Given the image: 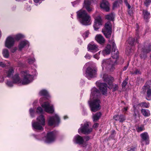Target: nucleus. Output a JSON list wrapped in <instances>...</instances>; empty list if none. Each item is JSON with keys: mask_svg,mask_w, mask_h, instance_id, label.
Here are the masks:
<instances>
[{"mask_svg": "<svg viewBox=\"0 0 151 151\" xmlns=\"http://www.w3.org/2000/svg\"><path fill=\"white\" fill-rule=\"evenodd\" d=\"M22 77L23 78L22 81L20 80L18 75L16 74L12 77L13 82L7 81L6 84L9 87H12L14 83H22V85H26L31 82L33 80V76L30 75L27 71H23L21 73Z\"/></svg>", "mask_w": 151, "mask_h": 151, "instance_id": "nucleus-1", "label": "nucleus"}, {"mask_svg": "<svg viewBox=\"0 0 151 151\" xmlns=\"http://www.w3.org/2000/svg\"><path fill=\"white\" fill-rule=\"evenodd\" d=\"M100 94L99 90L96 88H93L92 89L90 101L88 103L91 110L92 111L95 112L101 109Z\"/></svg>", "mask_w": 151, "mask_h": 151, "instance_id": "nucleus-2", "label": "nucleus"}, {"mask_svg": "<svg viewBox=\"0 0 151 151\" xmlns=\"http://www.w3.org/2000/svg\"><path fill=\"white\" fill-rule=\"evenodd\" d=\"M112 51L111 57L113 60L109 59L103 60L102 62V67L105 66L106 65L107 68H109L111 70H113L114 68V66L117 64V60L119 57V52L117 49H116V46L113 42L112 43Z\"/></svg>", "mask_w": 151, "mask_h": 151, "instance_id": "nucleus-3", "label": "nucleus"}, {"mask_svg": "<svg viewBox=\"0 0 151 151\" xmlns=\"http://www.w3.org/2000/svg\"><path fill=\"white\" fill-rule=\"evenodd\" d=\"M77 15L81 24L87 25L90 24L91 17L86 12L83 10H80L77 12Z\"/></svg>", "mask_w": 151, "mask_h": 151, "instance_id": "nucleus-4", "label": "nucleus"}, {"mask_svg": "<svg viewBox=\"0 0 151 151\" xmlns=\"http://www.w3.org/2000/svg\"><path fill=\"white\" fill-rule=\"evenodd\" d=\"M37 122L32 123V126L35 129L37 130L43 129L42 126L45 124V119L42 115H41L37 117Z\"/></svg>", "mask_w": 151, "mask_h": 151, "instance_id": "nucleus-5", "label": "nucleus"}, {"mask_svg": "<svg viewBox=\"0 0 151 151\" xmlns=\"http://www.w3.org/2000/svg\"><path fill=\"white\" fill-rule=\"evenodd\" d=\"M151 45L148 43H144L142 49V53L140 57L142 58L145 59L146 57V54L150 52L151 51Z\"/></svg>", "mask_w": 151, "mask_h": 151, "instance_id": "nucleus-6", "label": "nucleus"}, {"mask_svg": "<svg viewBox=\"0 0 151 151\" xmlns=\"http://www.w3.org/2000/svg\"><path fill=\"white\" fill-rule=\"evenodd\" d=\"M111 24L109 21L105 25V28L102 30V32L106 37L107 38H109L111 36Z\"/></svg>", "mask_w": 151, "mask_h": 151, "instance_id": "nucleus-7", "label": "nucleus"}, {"mask_svg": "<svg viewBox=\"0 0 151 151\" xmlns=\"http://www.w3.org/2000/svg\"><path fill=\"white\" fill-rule=\"evenodd\" d=\"M92 131V128L89 127L88 124L86 123L83 125H81V127L78 130V132L79 133H81L84 134H88Z\"/></svg>", "mask_w": 151, "mask_h": 151, "instance_id": "nucleus-8", "label": "nucleus"}, {"mask_svg": "<svg viewBox=\"0 0 151 151\" xmlns=\"http://www.w3.org/2000/svg\"><path fill=\"white\" fill-rule=\"evenodd\" d=\"M55 139V132H51L47 134L45 142L46 143H50L54 141Z\"/></svg>", "mask_w": 151, "mask_h": 151, "instance_id": "nucleus-9", "label": "nucleus"}, {"mask_svg": "<svg viewBox=\"0 0 151 151\" xmlns=\"http://www.w3.org/2000/svg\"><path fill=\"white\" fill-rule=\"evenodd\" d=\"M42 107L46 112L52 113L54 111L53 106L51 105L48 102H46L42 105Z\"/></svg>", "mask_w": 151, "mask_h": 151, "instance_id": "nucleus-10", "label": "nucleus"}, {"mask_svg": "<svg viewBox=\"0 0 151 151\" xmlns=\"http://www.w3.org/2000/svg\"><path fill=\"white\" fill-rule=\"evenodd\" d=\"M60 122V119L58 116L55 114L54 116L50 117L48 122V124L50 126H52L55 125H57Z\"/></svg>", "mask_w": 151, "mask_h": 151, "instance_id": "nucleus-11", "label": "nucleus"}, {"mask_svg": "<svg viewBox=\"0 0 151 151\" xmlns=\"http://www.w3.org/2000/svg\"><path fill=\"white\" fill-rule=\"evenodd\" d=\"M92 1H93V2L96 1L95 0H85L84 1L83 7L89 13L92 12L93 9V8L90 6Z\"/></svg>", "mask_w": 151, "mask_h": 151, "instance_id": "nucleus-12", "label": "nucleus"}, {"mask_svg": "<svg viewBox=\"0 0 151 151\" xmlns=\"http://www.w3.org/2000/svg\"><path fill=\"white\" fill-rule=\"evenodd\" d=\"M14 42V37L12 36H9L6 39L5 43V46L7 47L10 48L13 46Z\"/></svg>", "mask_w": 151, "mask_h": 151, "instance_id": "nucleus-13", "label": "nucleus"}, {"mask_svg": "<svg viewBox=\"0 0 151 151\" xmlns=\"http://www.w3.org/2000/svg\"><path fill=\"white\" fill-rule=\"evenodd\" d=\"M147 83L145 84L142 88L143 90L144 91H147V96L146 97V99L148 100H151V89L150 88V86L149 85H147Z\"/></svg>", "mask_w": 151, "mask_h": 151, "instance_id": "nucleus-14", "label": "nucleus"}, {"mask_svg": "<svg viewBox=\"0 0 151 151\" xmlns=\"http://www.w3.org/2000/svg\"><path fill=\"white\" fill-rule=\"evenodd\" d=\"M101 77H102L104 81L107 82L110 86H112V82L114 80L113 77L104 73L103 74V76L102 75H101Z\"/></svg>", "mask_w": 151, "mask_h": 151, "instance_id": "nucleus-15", "label": "nucleus"}, {"mask_svg": "<svg viewBox=\"0 0 151 151\" xmlns=\"http://www.w3.org/2000/svg\"><path fill=\"white\" fill-rule=\"evenodd\" d=\"M96 69L91 68H88L86 70V76L88 77L93 78L96 76Z\"/></svg>", "mask_w": 151, "mask_h": 151, "instance_id": "nucleus-16", "label": "nucleus"}, {"mask_svg": "<svg viewBox=\"0 0 151 151\" xmlns=\"http://www.w3.org/2000/svg\"><path fill=\"white\" fill-rule=\"evenodd\" d=\"M96 84L98 86L100 90L103 94L105 95L107 93V86L106 84L104 83H99V82H97Z\"/></svg>", "mask_w": 151, "mask_h": 151, "instance_id": "nucleus-17", "label": "nucleus"}, {"mask_svg": "<svg viewBox=\"0 0 151 151\" xmlns=\"http://www.w3.org/2000/svg\"><path fill=\"white\" fill-rule=\"evenodd\" d=\"M102 20L100 16H98L95 18L94 24L93 27L95 30H97L99 28V26L102 25Z\"/></svg>", "mask_w": 151, "mask_h": 151, "instance_id": "nucleus-18", "label": "nucleus"}, {"mask_svg": "<svg viewBox=\"0 0 151 151\" xmlns=\"http://www.w3.org/2000/svg\"><path fill=\"white\" fill-rule=\"evenodd\" d=\"M142 142H145L146 145H148L149 143V135L147 132H144L140 134Z\"/></svg>", "mask_w": 151, "mask_h": 151, "instance_id": "nucleus-19", "label": "nucleus"}, {"mask_svg": "<svg viewBox=\"0 0 151 151\" xmlns=\"http://www.w3.org/2000/svg\"><path fill=\"white\" fill-rule=\"evenodd\" d=\"M101 7L106 12L109 10V4L106 0H103L100 4Z\"/></svg>", "mask_w": 151, "mask_h": 151, "instance_id": "nucleus-20", "label": "nucleus"}, {"mask_svg": "<svg viewBox=\"0 0 151 151\" xmlns=\"http://www.w3.org/2000/svg\"><path fill=\"white\" fill-rule=\"evenodd\" d=\"M74 141L77 144H82L84 143V140L82 137L77 135L74 137Z\"/></svg>", "mask_w": 151, "mask_h": 151, "instance_id": "nucleus-21", "label": "nucleus"}, {"mask_svg": "<svg viewBox=\"0 0 151 151\" xmlns=\"http://www.w3.org/2000/svg\"><path fill=\"white\" fill-rule=\"evenodd\" d=\"M88 50L96 52L98 50V46L95 44H89L88 46Z\"/></svg>", "mask_w": 151, "mask_h": 151, "instance_id": "nucleus-22", "label": "nucleus"}, {"mask_svg": "<svg viewBox=\"0 0 151 151\" xmlns=\"http://www.w3.org/2000/svg\"><path fill=\"white\" fill-rule=\"evenodd\" d=\"M29 43L28 41L26 40H24L21 41L19 45V49L20 50L24 47L25 46H29Z\"/></svg>", "mask_w": 151, "mask_h": 151, "instance_id": "nucleus-23", "label": "nucleus"}, {"mask_svg": "<svg viewBox=\"0 0 151 151\" xmlns=\"http://www.w3.org/2000/svg\"><path fill=\"white\" fill-rule=\"evenodd\" d=\"M95 39L96 41L100 44L104 43L105 40L102 36L101 35H97L95 37Z\"/></svg>", "mask_w": 151, "mask_h": 151, "instance_id": "nucleus-24", "label": "nucleus"}, {"mask_svg": "<svg viewBox=\"0 0 151 151\" xmlns=\"http://www.w3.org/2000/svg\"><path fill=\"white\" fill-rule=\"evenodd\" d=\"M111 51V46L109 45H108L104 50L102 52L104 55L110 54Z\"/></svg>", "mask_w": 151, "mask_h": 151, "instance_id": "nucleus-25", "label": "nucleus"}, {"mask_svg": "<svg viewBox=\"0 0 151 151\" xmlns=\"http://www.w3.org/2000/svg\"><path fill=\"white\" fill-rule=\"evenodd\" d=\"M5 73L7 76L8 77H11L14 73V71L12 67L10 68L8 70H6Z\"/></svg>", "mask_w": 151, "mask_h": 151, "instance_id": "nucleus-26", "label": "nucleus"}, {"mask_svg": "<svg viewBox=\"0 0 151 151\" xmlns=\"http://www.w3.org/2000/svg\"><path fill=\"white\" fill-rule=\"evenodd\" d=\"M137 39L136 38V40L134 38H133L132 37L129 38L128 42V43L131 46H134L136 43L138 42Z\"/></svg>", "mask_w": 151, "mask_h": 151, "instance_id": "nucleus-27", "label": "nucleus"}, {"mask_svg": "<svg viewBox=\"0 0 151 151\" xmlns=\"http://www.w3.org/2000/svg\"><path fill=\"white\" fill-rule=\"evenodd\" d=\"M141 112L142 115L145 116H149L150 115V111L148 109H142L141 110Z\"/></svg>", "mask_w": 151, "mask_h": 151, "instance_id": "nucleus-28", "label": "nucleus"}, {"mask_svg": "<svg viewBox=\"0 0 151 151\" xmlns=\"http://www.w3.org/2000/svg\"><path fill=\"white\" fill-rule=\"evenodd\" d=\"M2 54L3 57L6 58H8L9 56V51L6 49H4L2 50Z\"/></svg>", "mask_w": 151, "mask_h": 151, "instance_id": "nucleus-29", "label": "nucleus"}, {"mask_svg": "<svg viewBox=\"0 0 151 151\" xmlns=\"http://www.w3.org/2000/svg\"><path fill=\"white\" fill-rule=\"evenodd\" d=\"M101 113L100 112L97 113L95 114L93 116V122H96L99 120L101 117Z\"/></svg>", "mask_w": 151, "mask_h": 151, "instance_id": "nucleus-30", "label": "nucleus"}, {"mask_svg": "<svg viewBox=\"0 0 151 151\" xmlns=\"http://www.w3.org/2000/svg\"><path fill=\"white\" fill-rule=\"evenodd\" d=\"M143 14L145 19L147 20L150 18V14L147 10H143Z\"/></svg>", "mask_w": 151, "mask_h": 151, "instance_id": "nucleus-31", "label": "nucleus"}, {"mask_svg": "<svg viewBox=\"0 0 151 151\" xmlns=\"http://www.w3.org/2000/svg\"><path fill=\"white\" fill-rule=\"evenodd\" d=\"M114 15L112 13L106 16V19L110 20L113 21L114 20Z\"/></svg>", "mask_w": 151, "mask_h": 151, "instance_id": "nucleus-32", "label": "nucleus"}, {"mask_svg": "<svg viewBox=\"0 0 151 151\" xmlns=\"http://www.w3.org/2000/svg\"><path fill=\"white\" fill-rule=\"evenodd\" d=\"M139 105L141 107L148 108L149 106V104L145 102H141Z\"/></svg>", "mask_w": 151, "mask_h": 151, "instance_id": "nucleus-33", "label": "nucleus"}, {"mask_svg": "<svg viewBox=\"0 0 151 151\" xmlns=\"http://www.w3.org/2000/svg\"><path fill=\"white\" fill-rule=\"evenodd\" d=\"M13 37H14V39H15L17 40H19L24 37V35L21 34H19Z\"/></svg>", "mask_w": 151, "mask_h": 151, "instance_id": "nucleus-34", "label": "nucleus"}, {"mask_svg": "<svg viewBox=\"0 0 151 151\" xmlns=\"http://www.w3.org/2000/svg\"><path fill=\"white\" fill-rule=\"evenodd\" d=\"M116 117H119V121L121 122H123L125 119V116L124 115H115V118H116Z\"/></svg>", "mask_w": 151, "mask_h": 151, "instance_id": "nucleus-35", "label": "nucleus"}, {"mask_svg": "<svg viewBox=\"0 0 151 151\" xmlns=\"http://www.w3.org/2000/svg\"><path fill=\"white\" fill-rule=\"evenodd\" d=\"M39 94L41 96H48V92L47 91L43 90L39 92Z\"/></svg>", "mask_w": 151, "mask_h": 151, "instance_id": "nucleus-36", "label": "nucleus"}, {"mask_svg": "<svg viewBox=\"0 0 151 151\" xmlns=\"http://www.w3.org/2000/svg\"><path fill=\"white\" fill-rule=\"evenodd\" d=\"M145 129L144 126V125H141L140 127H138L137 130V132H140L144 130Z\"/></svg>", "mask_w": 151, "mask_h": 151, "instance_id": "nucleus-37", "label": "nucleus"}, {"mask_svg": "<svg viewBox=\"0 0 151 151\" xmlns=\"http://www.w3.org/2000/svg\"><path fill=\"white\" fill-rule=\"evenodd\" d=\"M43 111V110L41 107H38L37 108L36 112L37 113H42Z\"/></svg>", "mask_w": 151, "mask_h": 151, "instance_id": "nucleus-38", "label": "nucleus"}, {"mask_svg": "<svg viewBox=\"0 0 151 151\" xmlns=\"http://www.w3.org/2000/svg\"><path fill=\"white\" fill-rule=\"evenodd\" d=\"M119 4L118 3V1H115L113 4V9H115L117 8Z\"/></svg>", "mask_w": 151, "mask_h": 151, "instance_id": "nucleus-39", "label": "nucleus"}, {"mask_svg": "<svg viewBox=\"0 0 151 151\" xmlns=\"http://www.w3.org/2000/svg\"><path fill=\"white\" fill-rule=\"evenodd\" d=\"M150 2H151V0H145L144 2V4L146 6H147L150 5Z\"/></svg>", "mask_w": 151, "mask_h": 151, "instance_id": "nucleus-40", "label": "nucleus"}, {"mask_svg": "<svg viewBox=\"0 0 151 151\" xmlns=\"http://www.w3.org/2000/svg\"><path fill=\"white\" fill-rule=\"evenodd\" d=\"M35 61V59L33 58L32 59H29L28 60V63L30 64L33 63Z\"/></svg>", "mask_w": 151, "mask_h": 151, "instance_id": "nucleus-41", "label": "nucleus"}, {"mask_svg": "<svg viewBox=\"0 0 151 151\" xmlns=\"http://www.w3.org/2000/svg\"><path fill=\"white\" fill-rule=\"evenodd\" d=\"M140 73L141 72L139 70H138V69H136L134 71V73H132V74L137 75L140 74Z\"/></svg>", "mask_w": 151, "mask_h": 151, "instance_id": "nucleus-42", "label": "nucleus"}, {"mask_svg": "<svg viewBox=\"0 0 151 151\" xmlns=\"http://www.w3.org/2000/svg\"><path fill=\"white\" fill-rule=\"evenodd\" d=\"M6 66H8V65H6V64L2 62H0V66L4 68Z\"/></svg>", "mask_w": 151, "mask_h": 151, "instance_id": "nucleus-43", "label": "nucleus"}, {"mask_svg": "<svg viewBox=\"0 0 151 151\" xmlns=\"http://www.w3.org/2000/svg\"><path fill=\"white\" fill-rule=\"evenodd\" d=\"M29 112L32 117H33L34 116V111L33 109L32 108L30 109H29Z\"/></svg>", "mask_w": 151, "mask_h": 151, "instance_id": "nucleus-44", "label": "nucleus"}, {"mask_svg": "<svg viewBox=\"0 0 151 151\" xmlns=\"http://www.w3.org/2000/svg\"><path fill=\"white\" fill-rule=\"evenodd\" d=\"M124 2L125 3L126 6H127L128 9H130L131 8V6L128 3L127 0H124Z\"/></svg>", "mask_w": 151, "mask_h": 151, "instance_id": "nucleus-45", "label": "nucleus"}, {"mask_svg": "<svg viewBox=\"0 0 151 151\" xmlns=\"http://www.w3.org/2000/svg\"><path fill=\"white\" fill-rule=\"evenodd\" d=\"M118 88V85H115L113 86V91H115L117 90Z\"/></svg>", "mask_w": 151, "mask_h": 151, "instance_id": "nucleus-46", "label": "nucleus"}, {"mask_svg": "<svg viewBox=\"0 0 151 151\" xmlns=\"http://www.w3.org/2000/svg\"><path fill=\"white\" fill-rule=\"evenodd\" d=\"M89 34V32L88 31L86 32L83 34V37H85L86 38L87 37H88Z\"/></svg>", "mask_w": 151, "mask_h": 151, "instance_id": "nucleus-47", "label": "nucleus"}, {"mask_svg": "<svg viewBox=\"0 0 151 151\" xmlns=\"http://www.w3.org/2000/svg\"><path fill=\"white\" fill-rule=\"evenodd\" d=\"M128 12L129 14V15H132L133 13L132 10L131 9H130H130H128Z\"/></svg>", "mask_w": 151, "mask_h": 151, "instance_id": "nucleus-48", "label": "nucleus"}, {"mask_svg": "<svg viewBox=\"0 0 151 151\" xmlns=\"http://www.w3.org/2000/svg\"><path fill=\"white\" fill-rule=\"evenodd\" d=\"M127 83L125 81H124L122 84V86L123 87H124L127 84Z\"/></svg>", "mask_w": 151, "mask_h": 151, "instance_id": "nucleus-49", "label": "nucleus"}, {"mask_svg": "<svg viewBox=\"0 0 151 151\" xmlns=\"http://www.w3.org/2000/svg\"><path fill=\"white\" fill-rule=\"evenodd\" d=\"M128 109V107H125L123 108L122 109V111L123 112H126Z\"/></svg>", "mask_w": 151, "mask_h": 151, "instance_id": "nucleus-50", "label": "nucleus"}, {"mask_svg": "<svg viewBox=\"0 0 151 151\" xmlns=\"http://www.w3.org/2000/svg\"><path fill=\"white\" fill-rule=\"evenodd\" d=\"M17 48L16 47H14L13 48H12L11 50V51L13 53L14 52L17 50Z\"/></svg>", "mask_w": 151, "mask_h": 151, "instance_id": "nucleus-51", "label": "nucleus"}, {"mask_svg": "<svg viewBox=\"0 0 151 151\" xmlns=\"http://www.w3.org/2000/svg\"><path fill=\"white\" fill-rule=\"evenodd\" d=\"M42 0H34L35 2L36 3H40L41 2Z\"/></svg>", "mask_w": 151, "mask_h": 151, "instance_id": "nucleus-52", "label": "nucleus"}, {"mask_svg": "<svg viewBox=\"0 0 151 151\" xmlns=\"http://www.w3.org/2000/svg\"><path fill=\"white\" fill-rule=\"evenodd\" d=\"M135 147H132L131 148L130 150H128V151H135Z\"/></svg>", "mask_w": 151, "mask_h": 151, "instance_id": "nucleus-53", "label": "nucleus"}, {"mask_svg": "<svg viewBox=\"0 0 151 151\" xmlns=\"http://www.w3.org/2000/svg\"><path fill=\"white\" fill-rule=\"evenodd\" d=\"M99 124L98 123L95 124L93 126V127L94 128H96L98 127Z\"/></svg>", "mask_w": 151, "mask_h": 151, "instance_id": "nucleus-54", "label": "nucleus"}, {"mask_svg": "<svg viewBox=\"0 0 151 151\" xmlns=\"http://www.w3.org/2000/svg\"><path fill=\"white\" fill-rule=\"evenodd\" d=\"M89 139L90 138L88 136H86L84 137V139L86 141H88L89 140Z\"/></svg>", "mask_w": 151, "mask_h": 151, "instance_id": "nucleus-55", "label": "nucleus"}, {"mask_svg": "<svg viewBox=\"0 0 151 151\" xmlns=\"http://www.w3.org/2000/svg\"><path fill=\"white\" fill-rule=\"evenodd\" d=\"M98 54H96V55H94V58L97 59H98L99 58V57L98 56Z\"/></svg>", "mask_w": 151, "mask_h": 151, "instance_id": "nucleus-56", "label": "nucleus"}, {"mask_svg": "<svg viewBox=\"0 0 151 151\" xmlns=\"http://www.w3.org/2000/svg\"><path fill=\"white\" fill-rule=\"evenodd\" d=\"M128 65H129V63H128L127 65L124 66V68L123 69V70L124 71H125L126 70V69L127 68Z\"/></svg>", "mask_w": 151, "mask_h": 151, "instance_id": "nucleus-57", "label": "nucleus"}, {"mask_svg": "<svg viewBox=\"0 0 151 151\" xmlns=\"http://www.w3.org/2000/svg\"><path fill=\"white\" fill-rule=\"evenodd\" d=\"M85 57L86 58L89 59L90 58V55L89 54H87L85 56Z\"/></svg>", "mask_w": 151, "mask_h": 151, "instance_id": "nucleus-58", "label": "nucleus"}, {"mask_svg": "<svg viewBox=\"0 0 151 151\" xmlns=\"http://www.w3.org/2000/svg\"><path fill=\"white\" fill-rule=\"evenodd\" d=\"M115 115L114 116V119L116 121H119V117H116V118H115Z\"/></svg>", "mask_w": 151, "mask_h": 151, "instance_id": "nucleus-59", "label": "nucleus"}, {"mask_svg": "<svg viewBox=\"0 0 151 151\" xmlns=\"http://www.w3.org/2000/svg\"><path fill=\"white\" fill-rule=\"evenodd\" d=\"M117 1H118V3L119 4H122V0H117Z\"/></svg>", "mask_w": 151, "mask_h": 151, "instance_id": "nucleus-60", "label": "nucleus"}, {"mask_svg": "<svg viewBox=\"0 0 151 151\" xmlns=\"http://www.w3.org/2000/svg\"><path fill=\"white\" fill-rule=\"evenodd\" d=\"M137 113H136V112L134 111V116L135 118H136V117L137 115V114H138V112L137 111Z\"/></svg>", "mask_w": 151, "mask_h": 151, "instance_id": "nucleus-61", "label": "nucleus"}, {"mask_svg": "<svg viewBox=\"0 0 151 151\" xmlns=\"http://www.w3.org/2000/svg\"><path fill=\"white\" fill-rule=\"evenodd\" d=\"M1 80H0V82H2L4 81V78L3 77H1Z\"/></svg>", "mask_w": 151, "mask_h": 151, "instance_id": "nucleus-62", "label": "nucleus"}, {"mask_svg": "<svg viewBox=\"0 0 151 151\" xmlns=\"http://www.w3.org/2000/svg\"><path fill=\"white\" fill-rule=\"evenodd\" d=\"M67 117H68L66 116H64V119H66V118H67Z\"/></svg>", "mask_w": 151, "mask_h": 151, "instance_id": "nucleus-63", "label": "nucleus"}, {"mask_svg": "<svg viewBox=\"0 0 151 151\" xmlns=\"http://www.w3.org/2000/svg\"><path fill=\"white\" fill-rule=\"evenodd\" d=\"M100 51H99V52H98V54H99V55L100 54Z\"/></svg>", "mask_w": 151, "mask_h": 151, "instance_id": "nucleus-64", "label": "nucleus"}]
</instances>
